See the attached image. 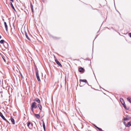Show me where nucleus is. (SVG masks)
<instances>
[{
	"instance_id": "21",
	"label": "nucleus",
	"mask_w": 131,
	"mask_h": 131,
	"mask_svg": "<svg viewBox=\"0 0 131 131\" xmlns=\"http://www.w3.org/2000/svg\"><path fill=\"white\" fill-rule=\"evenodd\" d=\"M31 124V123L30 122H29L27 124V126H28L29 128H30V124Z\"/></svg>"
},
{
	"instance_id": "34",
	"label": "nucleus",
	"mask_w": 131,
	"mask_h": 131,
	"mask_svg": "<svg viewBox=\"0 0 131 131\" xmlns=\"http://www.w3.org/2000/svg\"><path fill=\"white\" fill-rule=\"evenodd\" d=\"M101 131H104L102 130Z\"/></svg>"
},
{
	"instance_id": "5",
	"label": "nucleus",
	"mask_w": 131,
	"mask_h": 131,
	"mask_svg": "<svg viewBox=\"0 0 131 131\" xmlns=\"http://www.w3.org/2000/svg\"><path fill=\"white\" fill-rule=\"evenodd\" d=\"M36 76L37 78V80L38 81V82L40 81V78L39 76L38 72H37V73H36Z\"/></svg>"
},
{
	"instance_id": "1",
	"label": "nucleus",
	"mask_w": 131,
	"mask_h": 131,
	"mask_svg": "<svg viewBox=\"0 0 131 131\" xmlns=\"http://www.w3.org/2000/svg\"><path fill=\"white\" fill-rule=\"evenodd\" d=\"M31 107L34 108H36L37 107L36 103L35 102H34L32 103L31 105Z\"/></svg>"
},
{
	"instance_id": "12",
	"label": "nucleus",
	"mask_w": 131,
	"mask_h": 131,
	"mask_svg": "<svg viewBox=\"0 0 131 131\" xmlns=\"http://www.w3.org/2000/svg\"><path fill=\"white\" fill-rule=\"evenodd\" d=\"M25 36H26V38L28 39L29 40V38L28 36L27 33L25 31Z\"/></svg>"
},
{
	"instance_id": "26",
	"label": "nucleus",
	"mask_w": 131,
	"mask_h": 131,
	"mask_svg": "<svg viewBox=\"0 0 131 131\" xmlns=\"http://www.w3.org/2000/svg\"><path fill=\"white\" fill-rule=\"evenodd\" d=\"M30 126L31 127H32L33 126V124L31 123V124H30Z\"/></svg>"
},
{
	"instance_id": "19",
	"label": "nucleus",
	"mask_w": 131,
	"mask_h": 131,
	"mask_svg": "<svg viewBox=\"0 0 131 131\" xmlns=\"http://www.w3.org/2000/svg\"><path fill=\"white\" fill-rule=\"evenodd\" d=\"M42 125L43 128L46 127L45 123L43 120L42 121Z\"/></svg>"
},
{
	"instance_id": "29",
	"label": "nucleus",
	"mask_w": 131,
	"mask_h": 131,
	"mask_svg": "<svg viewBox=\"0 0 131 131\" xmlns=\"http://www.w3.org/2000/svg\"><path fill=\"white\" fill-rule=\"evenodd\" d=\"M12 2H14V0H10Z\"/></svg>"
},
{
	"instance_id": "7",
	"label": "nucleus",
	"mask_w": 131,
	"mask_h": 131,
	"mask_svg": "<svg viewBox=\"0 0 131 131\" xmlns=\"http://www.w3.org/2000/svg\"><path fill=\"white\" fill-rule=\"evenodd\" d=\"M34 101H36L38 104L40 103V100L38 98H36L34 100Z\"/></svg>"
},
{
	"instance_id": "6",
	"label": "nucleus",
	"mask_w": 131,
	"mask_h": 131,
	"mask_svg": "<svg viewBox=\"0 0 131 131\" xmlns=\"http://www.w3.org/2000/svg\"><path fill=\"white\" fill-rule=\"evenodd\" d=\"M55 60L56 63L60 67H62V65L58 61L57 59H55Z\"/></svg>"
},
{
	"instance_id": "33",
	"label": "nucleus",
	"mask_w": 131,
	"mask_h": 131,
	"mask_svg": "<svg viewBox=\"0 0 131 131\" xmlns=\"http://www.w3.org/2000/svg\"><path fill=\"white\" fill-rule=\"evenodd\" d=\"M1 81L0 80V85H1Z\"/></svg>"
},
{
	"instance_id": "11",
	"label": "nucleus",
	"mask_w": 131,
	"mask_h": 131,
	"mask_svg": "<svg viewBox=\"0 0 131 131\" xmlns=\"http://www.w3.org/2000/svg\"><path fill=\"white\" fill-rule=\"evenodd\" d=\"M35 116L38 118H39L40 117V116L39 114H36L34 113Z\"/></svg>"
},
{
	"instance_id": "23",
	"label": "nucleus",
	"mask_w": 131,
	"mask_h": 131,
	"mask_svg": "<svg viewBox=\"0 0 131 131\" xmlns=\"http://www.w3.org/2000/svg\"><path fill=\"white\" fill-rule=\"evenodd\" d=\"M129 119L127 118H124L123 119V120L124 121H126L128 120Z\"/></svg>"
},
{
	"instance_id": "24",
	"label": "nucleus",
	"mask_w": 131,
	"mask_h": 131,
	"mask_svg": "<svg viewBox=\"0 0 131 131\" xmlns=\"http://www.w3.org/2000/svg\"><path fill=\"white\" fill-rule=\"evenodd\" d=\"M19 73H20V75L21 76V78H23H23L24 77H23V76L21 73L20 72H19Z\"/></svg>"
},
{
	"instance_id": "27",
	"label": "nucleus",
	"mask_w": 131,
	"mask_h": 131,
	"mask_svg": "<svg viewBox=\"0 0 131 131\" xmlns=\"http://www.w3.org/2000/svg\"><path fill=\"white\" fill-rule=\"evenodd\" d=\"M129 36L131 38V33H129Z\"/></svg>"
},
{
	"instance_id": "17",
	"label": "nucleus",
	"mask_w": 131,
	"mask_h": 131,
	"mask_svg": "<svg viewBox=\"0 0 131 131\" xmlns=\"http://www.w3.org/2000/svg\"><path fill=\"white\" fill-rule=\"evenodd\" d=\"M35 71L36 72V73H37V72H38V69L37 67L36 66H35Z\"/></svg>"
},
{
	"instance_id": "3",
	"label": "nucleus",
	"mask_w": 131,
	"mask_h": 131,
	"mask_svg": "<svg viewBox=\"0 0 131 131\" xmlns=\"http://www.w3.org/2000/svg\"><path fill=\"white\" fill-rule=\"evenodd\" d=\"M0 116L2 117V118L4 120L6 121L7 122L9 123L8 122V121L7 120V119L5 118L3 116L1 112H0Z\"/></svg>"
},
{
	"instance_id": "13",
	"label": "nucleus",
	"mask_w": 131,
	"mask_h": 131,
	"mask_svg": "<svg viewBox=\"0 0 131 131\" xmlns=\"http://www.w3.org/2000/svg\"><path fill=\"white\" fill-rule=\"evenodd\" d=\"M120 101L121 102V103H122H122H123L125 105V102H124V100L122 98H120Z\"/></svg>"
},
{
	"instance_id": "15",
	"label": "nucleus",
	"mask_w": 131,
	"mask_h": 131,
	"mask_svg": "<svg viewBox=\"0 0 131 131\" xmlns=\"http://www.w3.org/2000/svg\"><path fill=\"white\" fill-rule=\"evenodd\" d=\"M30 7H31V9L32 11V12H33V6L31 3H30Z\"/></svg>"
},
{
	"instance_id": "9",
	"label": "nucleus",
	"mask_w": 131,
	"mask_h": 131,
	"mask_svg": "<svg viewBox=\"0 0 131 131\" xmlns=\"http://www.w3.org/2000/svg\"><path fill=\"white\" fill-rule=\"evenodd\" d=\"M10 119L12 123L14 125L15 124V122L14 119L12 117H10Z\"/></svg>"
},
{
	"instance_id": "32",
	"label": "nucleus",
	"mask_w": 131,
	"mask_h": 131,
	"mask_svg": "<svg viewBox=\"0 0 131 131\" xmlns=\"http://www.w3.org/2000/svg\"><path fill=\"white\" fill-rule=\"evenodd\" d=\"M2 38L1 36L0 35V39H1Z\"/></svg>"
},
{
	"instance_id": "2",
	"label": "nucleus",
	"mask_w": 131,
	"mask_h": 131,
	"mask_svg": "<svg viewBox=\"0 0 131 131\" xmlns=\"http://www.w3.org/2000/svg\"><path fill=\"white\" fill-rule=\"evenodd\" d=\"M79 71L81 73H84L85 71L84 69L82 67L78 69Z\"/></svg>"
},
{
	"instance_id": "30",
	"label": "nucleus",
	"mask_w": 131,
	"mask_h": 131,
	"mask_svg": "<svg viewBox=\"0 0 131 131\" xmlns=\"http://www.w3.org/2000/svg\"><path fill=\"white\" fill-rule=\"evenodd\" d=\"M3 59L4 61H6L3 58Z\"/></svg>"
},
{
	"instance_id": "14",
	"label": "nucleus",
	"mask_w": 131,
	"mask_h": 131,
	"mask_svg": "<svg viewBox=\"0 0 131 131\" xmlns=\"http://www.w3.org/2000/svg\"><path fill=\"white\" fill-rule=\"evenodd\" d=\"M122 104L124 105V108L127 110H128L129 109V107H127L123 103H122Z\"/></svg>"
},
{
	"instance_id": "25",
	"label": "nucleus",
	"mask_w": 131,
	"mask_h": 131,
	"mask_svg": "<svg viewBox=\"0 0 131 131\" xmlns=\"http://www.w3.org/2000/svg\"><path fill=\"white\" fill-rule=\"evenodd\" d=\"M33 108H32L31 107V111H32V113H34V110H33Z\"/></svg>"
},
{
	"instance_id": "10",
	"label": "nucleus",
	"mask_w": 131,
	"mask_h": 131,
	"mask_svg": "<svg viewBox=\"0 0 131 131\" xmlns=\"http://www.w3.org/2000/svg\"><path fill=\"white\" fill-rule=\"evenodd\" d=\"M4 24L6 30L7 31L8 29V26L6 23L5 22H4Z\"/></svg>"
},
{
	"instance_id": "31",
	"label": "nucleus",
	"mask_w": 131,
	"mask_h": 131,
	"mask_svg": "<svg viewBox=\"0 0 131 131\" xmlns=\"http://www.w3.org/2000/svg\"><path fill=\"white\" fill-rule=\"evenodd\" d=\"M2 20H3V21H4V19H2Z\"/></svg>"
},
{
	"instance_id": "28",
	"label": "nucleus",
	"mask_w": 131,
	"mask_h": 131,
	"mask_svg": "<svg viewBox=\"0 0 131 131\" xmlns=\"http://www.w3.org/2000/svg\"><path fill=\"white\" fill-rule=\"evenodd\" d=\"M43 129H44V131H46V127L43 128Z\"/></svg>"
},
{
	"instance_id": "18",
	"label": "nucleus",
	"mask_w": 131,
	"mask_h": 131,
	"mask_svg": "<svg viewBox=\"0 0 131 131\" xmlns=\"http://www.w3.org/2000/svg\"><path fill=\"white\" fill-rule=\"evenodd\" d=\"M127 100L128 102L131 103V98L130 97H128L127 98Z\"/></svg>"
},
{
	"instance_id": "22",
	"label": "nucleus",
	"mask_w": 131,
	"mask_h": 131,
	"mask_svg": "<svg viewBox=\"0 0 131 131\" xmlns=\"http://www.w3.org/2000/svg\"><path fill=\"white\" fill-rule=\"evenodd\" d=\"M100 131H101L102 130V129L101 128H99V127L94 125Z\"/></svg>"
},
{
	"instance_id": "20",
	"label": "nucleus",
	"mask_w": 131,
	"mask_h": 131,
	"mask_svg": "<svg viewBox=\"0 0 131 131\" xmlns=\"http://www.w3.org/2000/svg\"><path fill=\"white\" fill-rule=\"evenodd\" d=\"M4 41H5L4 40H1L0 41V43L1 44H3Z\"/></svg>"
},
{
	"instance_id": "4",
	"label": "nucleus",
	"mask_w": 131,
	"mask_h": 131,
	"mask_svg": "<svg viewBox=\"0 0 131 131\" xmlns=\"http://www.w3.org/2000/svg\"><path fill=\"white\" fill-rule=\"evenodd\" d=\"M80 86H82V85L81 84V82H84L85 83H86L87 82V81L85 79H84V80L80 79Z\"/></svg>"
},
{
	"instance_id": "8",
	"label": "nucleus",
	"mask_w": 131,
	"mask_h": 131,
	"mask_svg": "<svg viewBox=\"0 0 131 131\" xmlns=\"http://www.w3.org/2000/svg\"><path fill=\"white\" fill-rule=\"evenodd\" d=\"M40 104H39L38 105V107H39V109L40 110V111L39 113V114L40 113V112H41V111L42 110V106H41V105Z\"/></svg>"
},
{
	"instance_id": "16",
	"label": "nucleus",
	"mask_w": 131,
	"mask_h": 131,
	"mask_svg": "<svg viewBox=\"0 0 131 131\" xmlns=\"http://www.w3.org/2000/svg\"><path fill=\"white\" fill-rule=\"evenodd\" d=\"M10 5L11 6V7L13 8V9L15 11V8H14V7L13 4L12 2H10Z\"/></svg>"
}]
</instances>
